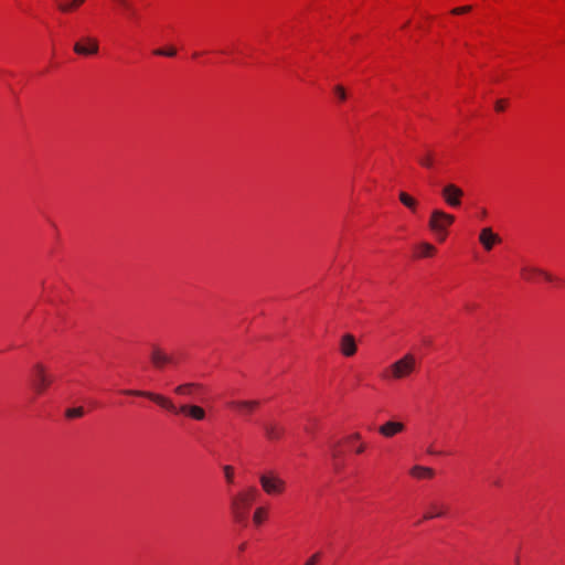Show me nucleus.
Masks as SVG:
<instances>
[{
	"label": "nucleus",
	"mask_w": 565,
	"mask_h": 565,
	"mask_svg": "<svg viewBox=\"0 0 565 565\" xmlns=\"http://www.w3.org/2000/svg\"><path fill=\"white\" fill-rule=\"evenodd\" d=\"M153 53L156 55H159V56H168V57H173L175 54H177V51L175 49L171 47L169 50H163V49H157L153 51Z\"/></svg>",
	"instance_id": "27"
},
{
	"label": "nucleus",
	"mask_w": 565,
	"mask_h": 565,
	"mask_svg": "<svg viewBox=\"0 0 565 565\" xmlns=\"http://www.w3.org/2000/svg\"><path fill=\"white\" fill-rule=\"evenodd\" d=\"M125 12L135 15V8L128 0H114Z\"/></svg>",
	"instance_id": "25"
},
{
	"label": "nucleus",
	"mask_w": 565,
	"mask_h": 565,
	"mask_svg": "<svg viewBox=\"0 0 565 565\" xmlns=\"http://www.w3.org/2000/svg\"><path fill=\"white\" fill-rule=\"evenodd\" d=\"M427 452H428L429 455H434V456H435V455H441V454H443L441 451H437L433 446H429V447L427 448Z\"/></svg>",
	"instance_id": "32"
},
{
	"label": "nucleus",
	"mask_w": 565,
	"mask_h": 565,
	"mask_svg": "<svg viewBox=\"0 0 565 565\" xmlns=\"http://www.w3.org/2000/svg\"><path fill=\"white\" fill-rule=\"evenodd\" d=\"M404 429L405 425L403 423L388 420L379 427V433L385 438H392Z\"/></svg>",
	"instance_id": "11"
},
{
	"label": "nucleus",
	"mask_w": 565,
	"mask_h": 565,
	"mask_svg": "<svg viewBox=\"0 0 565 565\" xmlns=\"http://www.w3.org/2000/svg\"><path fill=\"white\" fill-rule=\"evenodd\" d=\"M480 216L481 217H486L487 216V210L486 209H481L480 210Z\"/></svg>",
	"instance_id": "35"
},
{
	"label": "nucleus",
	"mask_w": 565,
	"mask_h": 565,
	"mask_svg": "<svg viewBox=\"0 0 565 565\" xmlns=\"http://www.w3.org/2000/svg\"><path fill=\"white\" fill-rule=\"evenodd\" d=\"M222 469H223L226 482L228 484L234 483V467H232L230 465H225V466H223Z\"/></svg>",
	"instance_id": "26"
},
{
	"label": "nucleus",
	"mask_w": 565,
	"mask_h": 565,
	"mask_svg": "<svg viewBox=\"0 0 565 565\" xmlns=\"http://www.w3.org/2000/svg\"><path fill=\"white\" fill-rule=\"evenodd\" d=\"M322 553L317 552L311 555L303 565H316L321 559Z\"/></svg>",
	"instance_id": "28"
},
{
	"label": "nucleus",
	"mask_w": 565,
	"mask_h": 565,
	"mask_svg": "<svg viewBox=\"0 0 565 565\" xmlns=\"http://www.w3.org/2000/svg\"><path fill=\"white\" fill-rule=\"evenodd\" d=\"M126 395H132V396H141L149 398L153 402H156L159 406L167 409L168 412H171L173 414H184L189 416L190 418L194 420H204L206 417L205 409L199 405L194 404H182L181 406H177L170 398L160 395L154 394L148 391H135V390H125L122 391Z\"/></svg>",
	"instance_id": "1"
},
{
	"label": "nucleus",
	"mask_w": 565,
	"mask_h": 565,
	"mask_svg": "<svg viewBox=\"0 0 565 565\" xmlns=\"http://www.w3.org/2000/svg\"><path fill=\"white\" fill-rule=\"evenodd\" d=\"M355 339L352 334L347 333L341 338L340 350L344 356H352L356 352Z\"/></svg>",
	"instance_id": "15"
},
{
	"label": "nucleus",
	"mask_w": 565,
	"mask_h": 565,
	"mask_svg": "<svg viewBox=\"0 0 565 565\" xmlns=\"http://www.w3.org/2000/svg\"><path fill=\"white\" fill-rule=\"evenodd\" d=\"M479 241L486 250H491L493 245L501 242V238L490 227L481 230Z\"/></svg>",
	"instance_id": "13"
},
{
	"label": "nucleus",
	"mask_w": 565,
	"mask_h": 565,
	"mask_svg": "<svg viewBox=\"0 0 565 565\" xmlns=\"http://www.w3.org/2000/svg\"><path fill=\"white\" fill-rule=\"evenodd\" d=\"M267 518V509L265 507H257L253 513V523L260 526Z\"/></svg>",
	"instance_id": "21"
},
{
	"label": "nucleus",
	"mask_w": 565,
	"mask_h": 565,
	"mask_svg": "<svg viewBox=\"0 0 565 565\" xmlns=\"http://www.w3.org/2000/svg\"><path fill=\"white\" fill-rule=\"evenodd\" d=\"M83 2H85V0H82Z\"/></svg>",
	"instance_id": "38"
},
{
	"label": "nucleus",
	"mask_w": 565,
	"mask_h": 565,
	"mask_svg": "<svg viewBox=\"0 0 565 565\" xmlns=\"http://www.w3.org/2000/svg\"><path fill=\"white\" fill-rule=\"evenodd\" d=\"M504 108H505V100H503V99L497 100V103H495V110L497 111H503Z\"/></svg>",
	"instance_id": "31"
},
{
	"label": "nucleus",
	"mask_w": 565,
	"mask_h": 565,
	"mask_svg": "<svg viewBox=\"0 0 565 565\" xmlns=\"http://www.w3.org/2000/svg\"><path fill=\"white\" fill-rule=\"evenodd\" d=\"M409 473L416 479H431L435 476V471L431 468L419 465L412 467Z\"/></svg>",
	"instance_id": "17"
},
{
	"label": "nucleus",
	"mask_w": 565,
	"mask_h": 565,
	"mask_svg": "<svg viewBox=\"0 0 565 565\" xmlns=\"http://www.w3.org/2000/svg\"><path fill=\"white\" fill-rule=\"evenodd\" d=\"M399 201L406 206L408 207L411 211L415 212L416 211V207H417V201L412 198L409 194H407L406 192H401L399 193Z\"/></svg>",
	"instance_id": "23"
},
{
	"label": "nucleus",
	"mask_w": 565,
	"mask_h": 565,
	"mask_svg": "<svg viewBox=\"0 0 565 565\" xmlns=\"http://www.w3.org/2000/svg\"><path fill=\"white\" fill-rule=\"evenodd\" d=\"M256 494L257 489L255 487H249L245 490L237 492L231 498L230 510L234 522L243 526H246L248 511L254 502Z\"/></svg>",
	"instance_id": "2"
},
{
	"label": "nucleus",
	"mask_w": 565,
	"mask_h": 565,
	"mask_svg": "<svg viewBox=\"0 0 565 565\" xmlns=\"http://www.w3.org/2000/svg\"><path fill=\"white\" fill-rule=\"evenodd\" d=\"M150 362L157 370H163L167 365H177L178 360L157 344L151 345Z\"/></svg>",
	"instance_id": "7"
},
{
	"label": "nucleus",
	"mask_w": 565,
	"mask_h": 565,
	"mask_svg": "<svg viewBox=\"0 0 565 565\" xmlns=\"http://www.w3.org/2000/svg\"><path fill=\"white\" fill-rule=\"evenodd\" d=\"M84 414H85V411L82 406L67 408L65 411V416H66V418H70V419L79 418V417L84 416Z\"/></svg>",
	"instance_id": "24"
},
{
	"label": "nucleus",
	"mask_w": 565,
	"mask_h": 565,
	"mask_svg": "<svg viewBox=\"0 0 565 565\" xmlns=\"http://www.w3.org/2000/svg\"><path fill=\"white\" fill-rule=\"evenodd\" d=\"M245 548V544H242L239 550L243 551Z\"/></svg>",
	"instance_id": "37"
},
{
	"label": "nucleus",
	"mask_w": 565,
	"mask_h": 565,
	"mask_svg": "<svg viewBox=\"0 0 565 565\" xmlns=\"http://www.w3.org/2000/svg\"><path fill=\"white\" fill-rule=\"evenodd\" d=\"M334 93L337 94V96L341 99V100H344L347 98V94H345V90L342 86H335L334 87Z\"/></svg>",
	"instance_id": "29"
},
{
	"label": "nucleus",
	"mask_w": 565,
	"mask_h": 565,
	"mask_svg": "<svg viewBox=\"0 0 565 565\" xmlns=\"http://www.w3.org/2000/svg\"><path fill=\"white\" fill-rule=\"evenodd\" d=\"M448 507L438 501H431L427 505V511L424 514V520H431L435 518H443L447 514Z\"/></svg>",
	"instance_id": "12"
},
{
	"label": "nucleus",
	"mask_w": 565,
	"mask_h": 565,
	"mask_svg": "<svg viewBox=\"0 0 565 565\" xmlns=\"http://www.w3.org/2000/svg\"><path fill=\"white\" fill-rule=\"evenodd\" d=\"M262 490L269 497H279L287 489V481L275 470H266L258 475Z\"/></svg>",
	"instance_id": "4"
},
{
	"label": "nucleus",
	"mask_w": 565,
	"mask_h": 565,
	"mask_svg": "<svg viewBox=\"0 0 565 565\" xmlns=\"http://www.w3.org/2000/svg\"><path fill=\"white\" fill-rule=\"evenodd\" d=\"M418 249V257H433L436 253L435 246H433L429 243H420L417 247Z\"/></svg>",
	"instance_id": "20"
},
{
	"label": "nucleus",
	"mask_w": 565,
	"mask_h": 565,
	"mask_svg": "<svg viewBox=\"0 0 565 565\" xmlns=\"http://www.w3.org/2000/svg\"><path fill=\"white\" fill-rule=\"evenodd\" d=\"M202 385L194 382L183 383L174 388V393L178 395H191L194 391L201 390Z\"/></svg>",
	"instance_id": "18"
},
{
	"label": "nucleus",
	"mask_w": 565,
	"mask_h": 565,
	"mask_svg": "<svg viewBox=\"0 0 565 565\" xmlns=\"http://www.w3.org/2000/svg\"><path fill=\"white\" fill-rule=\"evenodd\" d=\"M441 196L447 205H449L450 207H458L461 204L463 191L454 183H447L441 189Z\"/></svg>",
	"instance_id": "8"
},
{
	"label": "nucleus",
	"mask_w": 565,
	"mask_h": 565,
	"mask_svg": "<svg viewBox=\"0 0 565 565\" xmlns=\"http://www.w3.org/2000/svg\"><path fill=\"white\" fill-rule=\"evenodd\" d=\"M471 10V7L470 6H465V7H459V8H456L451 11L452 14H461V13H466V12H469Z\"/></svg>",
	"instance_id": "30"
},
{
	"label": "nucleus",
	"mask_w": 565,
	"mask_h": 565,
	"mask_svg": "<svg viewBox=\"0 0 565 565\" xmlns=\"http://www.w3.org/2000/svg\"><path fill=\"white\" fill-rule=\"evenodd\" d=\"M543 277L547 281H553V276L547 271L534 266L524 265L521 268V277L525 281H534L536 277Z\"/></svg>",
	"instance_id": "10"
},
{
	"label": "nucleus",
	"mask_w": 565,
	"mask_h": 565,
	"mask_svg": "<svg viewBox=\"0 0 565 565\" xmlns=\"http://www.w3.org/2000/svg\"><path fill=\"white\" fill-rule=\"evenodd\" d=\"M84 2L82 0H72V1H68V2H57V8L62 12L67 13V12L73 11L74 9L78 8Z\"/></svg>",
	"instance_id": "22"
},
{
	"label": "nucleus",
	"mask_w": 565,
	"mask_h": 565,
	"mask_svg": "<svg viewBox=\"0 0 565 565\" xmlns=\"http://www.w3.org/2000/svg\"><path fill=\"white\" fill-rule=\"evenodd\" d=\"M227 406L238 409L243 414L253 413L258 406L259 402L256 399L252 401H231L227 403Z\"/></svg>",
	"instance_id": "14"
},
{
	"label": "nucleus",
	"mask_w": 565,
	"mask_h": 565,
	"mask_svg": "<svg viewBox=\"0 0 565 565\" xmlns=\"http://www.w3.org/2000/svg\"><path fill=\"white\" fill-rule=\"evenodd\" d=\"M53 383V376L42 363H35L32 367V385L36 394H43Z\"/></svg>",
	"instance_id": "6"
},
{
	"label": "nucleus",
	"mask_w": 565,
	"mask_h": 565,
	"mask_svg": "<svg viewBox=\"0 0 565 565\" xmlns=\"http://www.w3.org/2000/svg\"><path fill=\"white\" fill-rule=\"evenodd\" d=\"M417 367L414 354L406 353L393 362L382 374L384 380L401 381L411 376Z\"/></svg>",
	"instance_id": "3"
},
{
	"label": "nucleus",
	"mask_w": 565,
	"mask_h": 565,
	"mask_svg": "<svg viewBox=\"0 0 565 565\" xmlns=\"http://www.w3.org/2000/svg\"><path fill=\"white\" fill-rule=\"evenodd\" d=\"M361 438V435L359 433H355L349 437V440H359Z\"/></svg>",
	"instance_id": "34"
},
{
	"label": "nucleus",
	"mask_w": 565,
	"mask_h": 565,
	"mask_svg": "<svg viewBox=\"0 0 565 565\" xmlns=\"http://www.w3.org/2000/svg\"><path fill=\"white\" fill-rule=\"evenodd\" d=\"M418 163L427 169L435 167V153L431 150H426L423 154L417 158Z\"/></svg>",
	"instance_id": "19"
},
{
	"label": "nucleus",
	"mask_w": 565,
	"mask_h": 565,
	"mask_svg": "<svg viewBox=\"0 0 565 565\" xmlns=\"http://www.w3.org/2000/svg\"><path fill=\"white\" fill-rule=\"evenodd\" d=\"M364 450H365L364 444H360L355 449L356 454H362Z\"/></svg>",
	"instance_id": "33"
},
{
	"label": "nucleus",
	"mask_w": 565,
	"mask_h": 565,
	"mask_svg": "<svg viewBox=\"0 0 565 565\" xmlns=\"http://www.w3.org/2000/svg\"><path fill=\"white\" fill-rule=\"evenodd\" d=\"M263 429L269 440H278L284 435V427L277 423H266L263 425Z\"/></svg>",
	"instance_id": "16"
},
{
	"label": "nucleus",
	"mask_w": 565,
	"mask_h": 565,
	"mask_svg": "<svg viewBox=\"0 0 565 565\" xmlns=\"http://www.w3.org/2000/svg\"><path fill=\"white\" fill-rule=\"evenodd\" d=\"M332 456L333 458H337L339 456V452L337 450H333Z\"/></svg>",
	"instance_id": "36"
},
{
	"label": "nucleus",
	"mask_w": 565,
	"mask_h": 565,
	"mask_svg": "<svg viewBox=\"0 0 565 565\" xmlns=\"http://www.w3.org/2000/svg\"><path fill=\"white\" fill-rule=\"evenodd\" d=\"M455 222V216L443 210H434L429 218V228L435 232L443 242L447 235V228Z\"/></svg>",
	"instance_id": "5"
},
{
	"label": "nucleus",
	"mask_w": 565,
	"mask_h": 565,
	"mask_svg": "<svg viewBox=\"0 0 565 565\" xmlns=\"http://www.w3.org/2000/svg\"><path fill=\"white\" fill-rule=\"evenodd\" d=\"M99 45L95 38L87 36L82 42L74 44V52L78 55L88 56L98 53Z\"/></svg>",
	"instance_id": "9"
}]
</instances>
